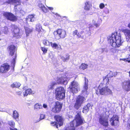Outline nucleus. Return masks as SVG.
Segmentation results:
<instances>
[{"label":"nucleus","mask_w":130,"mask_h":130,"mask_svg":"<svg viewBox=\"0 0 130 130\" xmlns=\"http://www.w3.org/2000/svg\"><path fill=\"white\" fill-rule=\"evenodd\" d=\"M8 124L12 128L15 127V123L13 121L10 120L8 121Z\"/></svg>","instance_id":"72a5a7b5"},{"label":"nucleus","mask_w":130,"mask_h":130,"mask_svg":"<svg viewBox=\"0 0 130 130\" xmlns=\"http://www.w3.org/2000/svg\"><path fill=\"white\" fill-rule=\"evenodd\" d=\"M19 117V114L18 111L15 110L13 112V117L15 119L18 118Z\"/></svg>","instance_id":"cd10ccee"},{"label":"nucleus","mask_w":130,"mask_h":130,"mask_svg":"<svg viewBox=\"0 0 130 130\" xmlns=\"http://www.w3.org/2000/svg\"><path fill=\"white\" fill-rule=\"evenodd\" d=\"M57 82L58 84H63L64 85H67L68 83L67 78L63 77L58 78L57 79Z\"/></svg>","instance_id":"f3484780"},{"label":"nucleus","mask_w":130,"mask_h":130,"mask_svg":"<svg viewBox=\"0 0 130 130\" xmlns=\"http://www.w3.org/2000/svg\"><path fill=\"white\" fill-rule=\"evenodd\" d=\"M51 124L52 125H53L55 126L57 128H58V125L57 124V123L55 122H51Z\"/></svg>","instance_id":"37998d69"},{"label":"nucleus","mask_w":130,"mask_h":130,"mask_svg":"<svg viewBox=\"0 0 130 130\" xmlns=\"http://www.w3.org/2000/svg\"><path fill=\"white\" fill-rule=\"evenodd\" d=\"M2 30L5 34H7L8 32V28L6 27H5L2 29Z\"/></svg>","instance_id":"58836bf2"},{"label":"nucleus","mask_w":130,"mask_h":130,"mask_svg":"<svg viewBox=\"0 0 130 130\" xmlns=\"http://www.w3.org/2000/svg\"><path fill=\"white\" fill-rule=\"evenodd\" d=\"M10 65L6 63L3 64L0 67V73H7L10 69Z\"/></svg>","instance_id":"6e6552de"},{"label":"nucleus","mask_w":130,"mask_h":130,"mask_svg":"<svg viewBox=\"0 0 130 130\" xmlns=\"http://www.w3.org/2000/svg\"><path fill=\"white\" fill-rule=\"evenodd\" d=\"M92 7L91 2L89 1H86L85 3V8H91Z\"/></svg>","instance_id":"5701e85b"},{"label":"nucleus","mask_w":130,"mask_h":130,"mask_svg":"<svg viewBox=\"0 0 130 130\" xmlns=\"http://www.w3.org/2000/svg\"><path fill=\"white\" fill-rule=\"evenodd\" d=\"M50 46L55 49H58L60 47V45H58L55 43H53L51 42H50Z\"/></svg>","instance_id":"c85d7f7f"},{"label":"nucleus","mask_w":130,"mask_h":130,"mask_svg":"<svg viewBox=\"0 0 130 130\" xmlns=\"http://www.w3.org/2000/svg\"><path fill=\"white\" fill-rule=\"evenodd\" d=\"M54 37L56 39L64 38L67 35L66 31L61 29H59L53 32Z\"/></svg>","instance_id":"39448f33"},{"label":"nucleus","mask_w":130,"mask_h":130,"mask_svg":"<svg viewBox=\"0 0 130 130\" xmlns=\"http://www.w3.org/2000/svg\"><path fill=\"white\" fill-rule=\"evenodd\" d=\"M8 50L10 55L13 56V60L11 64L14 68L15 63V59L16 57V53H15V47L13 45H11L8 46Z\"/></svg>","instance_id":"20e7f679"},{"label":"nucleus","mask_w":130,"mask_h":130,"mask_svg":"<svg viewBox=\"0 0 130 130\" xmlns=\"http://www.w3.org/2000/svg\"><path fill=\"white\" fill-rule=\"evenodd\" d=\"M27 88V87L26 86L24 87L23 88L25 90V91L23 92V94L24 96H27L28 94L30 95L35 94V92L32 91L31 89L29 88L26 89Z\"/></svg>","instance_id":"4468645a"},{"label":"nucleus","mask_w":130,"mask_h":130,"mask_svg":"<svg viewBox=\"0 0 130 130\" xmlns=\"http://www.w3.org/2000/svg\"><path fill=\"white\" fill-rule=\"evenodd\" d=\"M0 111L2 112H5L6 111L3 108H0Z\"/></svg>","instance_id":"864d4df0"},{"label":"nucleus","mask_w":130,"mask_h":130,"mask_svg":"<svg viewBox=\"0 0 130 130\" xmlns=\"http://www.w3.org/2000/svg\"><path fill=\"white\" fill-rule=\"evenodd\" d=\"M104 6V5L103 3H101L99 5V7L100 8H103Z\"/></svg>","instance_id":"09e8293b"},{"label":"nucleus","mask_w":130,"mask_h":130,"mask_svg":"<svg viewBox=\"0 0 130 130\" xmlns=\"http://www.w3.org/2000/svg\"><path fill=\"white\" fill-rule=\"evenodd\" d=\"M62 60H63L64 61H66V60H68L69 59V56L68 55H67V56L66 58H65L63 56H62L61 57Z\"/></svg>","instance_id":"ea45409f"},{"label":"nucleus","mask_w":130,"mask_h":130,"mask_svg":"<svg viewBox=\"0 0 130 130\" xmlns=\"http://www.w3.org/2000/svg\"><path fill=\"white\" fill-rule=\"evenodd\" d=\"M41 50L44 53H46L47 51V49L44 47H42Z\"/></svg>","instance_id":"a18cd8bd"},{"label":"nucleus","mask_w":130,"mask_h":130,"mask_svg":"<svg viewBox=\"0 0 130 130\" xmlns=\"http://www.w3.org/2000/svg\"><path fill=\"white\" fill-rule=\"evenodd\" d=\"M116 75V72L113 73L112 71H110L107 76L109 78L112 77L113 76H114Z\"/></svg>","instance_id":"2f4dec72"},{"label":"nucleus","mask_w":130,"mask_h":130,"mask_svg":"<svg viewBox=\"0 0 130 130\" xmlns=\"http://www.w3.org/2000/svg\"><path fill=\"white\" fill-rule=\"evenodd\" d=\"M129 50L130 51V47H129Z\"/></svg>","instance_id":"774afa93"},{"label":"nucleus","mask_w":130,"mask_h":130,"mask_svg":"<svg viewBox=\"0 0 130 130\" xmlns=\"http://www.w3.org/2000/svg\"><path fill=\"white\" fill-rule=\"evenodd\" d=\"M85 84L84 86V89L82 90V93L85 96H87L88 94L87 90L88 88V80L85 78Z\"/></svg>","instance_id":"dca6fc26"},{"label":"nucleus","mask_w":130,"mask_h":130,"mask_svg":"<svg viewBox=\"0 0 130 130\" xmlns=\"http://www.w3.org/2000/svg\"><path fill=\"white\" fill-rule=\"evenodd\" d=\"M27 20L28 21L31 22H33L35 20L34 16L33 15H28L27 19Z\"/></svg>","instance_id":"bb28decb"},{"label":"nucleus","mask_w":130,"mask_h":130,"mask_svg":"<svg viewBox=\"0 0 130 130\" xmlns=\"http://www.w3.org/2000/svg\"><path fill=\"white\" fill-rule=\"evenodd\" d=\"M110 121L112 125H115L118 123V117L117 116L114 115L113 117L111 118Z\"/></svg>","instance_id":"2eb2a0df"},{"label":"nucleus","mask_w":130,"mask_h":130,"mask_svg":"<svg viewBox=\"0 0 130 130\" xmlns=\"http://www.w3.org/2000/svg\"><path fill=\"white\" fill-rule=\"evenodd\" d=\"M4 15L7 19L10 21H14L17 20V18L11 13L6 12H5Z\"/></svg>","instance_id":"9b49d317"},{"label":"nucleus","mask_w":130,"mask_h":130,"mask_svg":"<svg viewBox=\"0 0 130 130\" xmlns=\"http://www.w3.org/2000/svg\"><path fill=\"white\" fill-rule=\"evenodd\" d=\"M100 123L103 126H107L108 125V121L107 119L105 117V114L101 115L99 119Z\"/></svg>","instance_id":"9d476101"},{"label":"nucleus","mask_w":130,"mask_h":130,"mask_svg":"<svg viewBox=\"0 0 130 130\" xmlns=\"http://www.w3.org/2000/svg\"><path fill=\"white\" fill-rule=\"evenodd\" d=\"M65 93V91L64 88L62 87H57L55 90V94H57V96L59 97V93Z\"/></svg>","instance_id":"aec40b11"},{"label":"nucleus","mask_w":130,"mask_h":130,"mask_svg":"<svg viewBox=\"0 0 130 130\" xmlns=\"http://www.w3.org/2000/svg\"><path fill=\"white\" fill-rule=\"evenodd\" d=\"M45 117V115L43 114H41L40 115V120L38 121V122H39L40 120H42Z\"/></svg>","instance_id":"c03bdc74"},{"label":"nucleus","mask_w":130,"mask_h":130,"mask_svg":"<svg viewBox=\"0 0 130 130\" xmlns=\"http://www.w3.org/2000/svg\"><path fill=\"white\" fill-rule=\"evenodd\" d=\"M127 26L130 29V22L128 24Z\"/></svg>","instance_id":"13d9d810"},{"label":"nucleus","mask_w":130,"mask_h":130,"mask_svg":"<svg viewBox=\"0 0 130 130\" xmlns=\"http://www.w3.org/2000/svg\"><path fill=\"white\" fill-rule=\"evenodd\" d=\"M89 109L88 107L86 106H85L83 108V112L85 113H86L88 111Z\"/></svg>","instance_id":"e433bc0d"},{"label":"nucleus","mask_w":130,"mask_h":130,"mask_svg":"<svg viewBox=\"0 0 130 130\" xmlns=\"http://www.w3.org/2000/svg\"><path fill=\"white\" fill-rule=\"evenodd\" d=\"M108 78L109 77L107 76L103 77V80L104 82V84L105 83L107 84V83L109 80Z\"/></svg>","instance_id":"4c0bfd02"},{"label":"nucleus","mask_w":130,"mask_h":130,"mask_svg":"<svg viewBox=\"0 0 130 130\" xmlns=\"http://www.w3.org/2000/svg\"><path fill=\"white\" fill-rule=\"evenodd\" d=\"M128 124V126H129V128H130V122L129 121Z\"/></svg>","instance_id":"052dcab7"},{"label":"nucleus","mask_w":130,"mask_h":130,"mask_svg":"<svg viewBox=\"0 0 130 130\" xmlns=\"http://www.w3.org/2000/svg\"><path fill=\"white\" fill-rule=\"evenodd\" d=\"M77 36L78 38H80L81 37V36L80 35V33L77 32Z\"/></svg>","instance_id":"603ef678"},{"label":"nucleus","mask_w":130,"mask_h":130,"mask_svg":"<svg viewBox=\"0 0 130 130\" xmlns=\"http://www.w3.org/2000/svg\"><path fill=\"white\" fill-rule=\"evenodd\" d=\"M102 21V20L101 19H100V20H99L98 21H95L94 20H93V23L94 25L96 27H97L99 26Z\"/></svg>","instance_id":"a878e982"},{"label":"nucleus","mask_w":130,"mask_h":130,"mask_svg":"<svg viewBox=\"0 0 130 130\" xmlns=\"http://www.w3.org/2000/svg\"><path fill=\"white\" fill-rule=\"evenodd\" d=\"M53 9H41V10L45 13H46L49 9L50 10H52Z\"/></svg>","instance_id":"a19ab883"},{"label":"nucleus","mask_w":130,"mask_h":130,"mask_svg":"<svg viewBox=\"0 0 130 130\" xmlns=\"http://www.w3.org/2000/svg\"><path fill=\"white\" fill-rule=\"evenodd\" d=\"M26 33L27 36H28L29 34L32 31V29L28 28H25Z\"/></svg>","instance_id":"473e14b6"},{"label":"nucleus","mask_w":130,"mask_h":130,"mask_svg":"<svg viewBox=\"0 0 130 130\" xmlns=\"http://www.w3.org/2000/svg\"><path fill=\"white\" fill-rule=\"evenodd\" d=\"M100 50H101V53H103L104 51H105L106 52H107V50L106 48H102L100 49Z\"/></svg>","instance_id":"8fccbe9b"},{"label":"nucleus","mask_w":130,"mask_h":130,"mask_svg":"<svg viewBox=\"0 0 130 130\" xmlns=\"http://www.w3.org/2000/svg\"><path fill=\"white\" fill-rule=\"evenodd\" d=\"M42 29V27L40 24H38L36 25V30L39 32L41 31Z\"/></svg>","instance_id":"7c9ffc66"},{"label":"nucleus","mask_w":130,"mask_h":130,"mask_svg":"<svg viewBox=\"0 0 130 130\" xmlns=\"http://www.w3.org/2000/svg\"><path fill=\"white\" fill-rule=\"evenodd\" d=\"M87 65L85 64H82L79 67L80 69L84 70L87 67Z\"/></svg>","instance_id":"c9c22d12"},{"label":"nucleus","mask_w":130,"mask_h":130,"mask_svg":"<svg viewBox=\"0 0 130 130\" xmlns=\"http://www.w3.org/2000/svg\"><path fill=\"white\" fill-rule=\"evenodd\" d=\"M78 32L77 31V30H75L74 31H73V35L74 36H75L76 35H77V33Z\"/></svg>","instance_id":"3c124183"},{"label":"nucleus","mask_w":130,"mask_h":130,"mask_svg":"<svg viewBox=\"0 0 130 130\" xmlns=\"http://www.w3.org/2000/svg\"><path fill=\"white\" fill-rule=\"evenodd\" d=\"M86 106L88 107L89 108V107L90 106V103H88L87 104V105Z\"/></svg>","instance_id":"6e6d98bb"},{"label":"nucleus","mask_w":130,"mask_h":130,"mask_svg":"<svg viewBox=\"0 0 130 130\" xmlns=\"http://www.w3.org/2000/svg\"><path fill=\"white\" fill-rule=\"evenodd\" d=\"M105 84H101L98 87V90L96 91L97 94H100L102 95H107L112 94L111 91L107 87L105 86Z\"/></svg>","instance_id":"7ed1b4c3"},{"label":"nucleus","mask_w":130,"mask_h":130,"mask_svg":"<svg viewBox=\"0 0 130 130\" xmlns=\"http://www.w3.org/2000/svg\"><path fill=\"white\" fill-rule=\"evenodd\" d=\"M54 118L58 122L59 126H61L63 124L62 118L61 116L57 115L55 116Z\"/></svg>","instance_id":"a211bd4d"},{"label":"nucleus","mask_w":130,"mask_h":130,"mask_svg":"<svg viewBox=\"0 0 130 130\" xmlns=\"http://www.w3.org/2000/svg\"><path fill=\"white\" fill-rule=\"evenodd\" d=\"M122 87L125 90L130 91V80H125L122 82Z\"/></svg>","instance_id":"ddd939ff"},{"label":"nucleus","mask_w":130,"mask_h":130,"mask_svg":"<svg viewBox=\"0 0 130 130\" xmlns=\"http://www.w3.org/2000/svg\"><path fill=\"white\" fill-rule=\"evenodd\" d=\"M56 84V83L54 81H52L49 83L48 86V90L53 89L54 88V86Z\"/></svg>","instance_id":"4be33fe9"},{"label":"nucleus","mask_w":130,"mask_h":130,"mask_svg":"<svg viewBox=\"0 0 130 130\" xmlns=\"http://www.w3.org/2000/svg\"><path fill=\"white\" fill-rule=\"evenodd\" d=\"M38 6L40 8H45L44 5L41 3L39 4Z\"/></svg>","instance_id":"49530a36"},{"label":"nucleus","mask_w":130,"mask_h":130,"mask_svg":"<svg viewBox=\"0 0 130 130\" xmlns=\"http://www.w3.org/2000/svg\"><path fill=\"white\" fill-rule=\"evenodd\" d=\"M85 100V98L82 96H78L76 98L75 103L74 104V107L78 110L81 106L82 104Z\"/></svg>","instance_id":"423d86ee"},{"label":"nucleus","mask_w":130,"mask_h":130,"mask_svg":"<svg viewBox=\"0 0 130 130\" xmlns=\"http://www.w3.org/2000/svg\"><path fill=\"white\" fill-rule=\"evenodd\" d=\"M21 85L20 83L19 82H15L12 84L11 86L12 88H18Z\"/></svg>","instance_id":"c756f323"},{"label":"nucleus","mask_w":130,"mask_h":130,"mask_svg":"<svg viewBox=\"0 0 130 130\" xmlns=\"http://www.w3.org/2000/svg\"><path fill=\"white\" fill-rule=\"evenodd\" d=\"M81 112H78L76 116L75 119L70 123V126L67 128L65 130H75V126L81 124L83 120L80 117Z\"/></svg>","instance_id":"f03ea898"},{"label":"nucleus","mask_w":130,"mask_h":130,"mask_svg":"<svg viewBox=\"0 0 130 130\" xmlns=\"http://www.w3.org/2000/svg\"><path fill=\"white\" fill-rule=\"evenodd\" d=\"M56 94V97L57 99L58 100L62 99L64 98L65 97V93H60L59 94V97L57 96V94Z\"/></svg>","instance_id":"b1692460"},{"label":"nucleus","mask_w":130,"mask_h":130,"mask_svg":"<svg viewBox=\"0 0 130 130\" xmlns=\"http://www.w3.org/2000/svg\"><path fill=\"white\" fill-rule=\"evenodd\" d=\"M17 94L20 95L21 94V92H17Z\"/></svg>","instance_id":"4d7b16f0"},{"label":"nucleus","mask_w":130,"mask_h":130,"mask_svg":"<svg viewBox=\"0 0 130 130\" xmlns=\"http://www.w3.org/2000/svg\"><path fill=\"white\" fill-rule=\"evenodd\" d=\"M48 8H53L52 7H48Z\"/></svg>","instance_id":"0e129e2a"},{"label":"nucleus","mask_w":130,"mask_h":130,"mask_svg":"<svg viewBox=\"0 0 130 130\" xmlns=\"http://www.w3.org/2000/svg\"><path fill=\"white\" fill-rule=\"evenodd\" d=\"M128 62H130V61H128Z\"/></svg>","instance_id":"338daca9"},{"label":"nucleus","mask_w":130,"mask_h":130,"mask_svg":"<svg viewBox=\"0 0 130 130\" xmlns=\"http://www.w3.org/2000/svg\"><path fill=\"white\" fill-rule=\"evenodd\" d=\"M42 106V107H43L44 108L46 109H47L48 108V106L46 104H44Z\"/></svg>","instance_id":"de8ad7c7"},{"label":"nucleus","mask_w":130,"mask_h":130,"mask_svg":"<svg viewBox=\"0 0 130 130\" xmlns=\"http://www.w3.org/2000/svg\"><path fill=\"white\" fill-rule=\"evenodd\" d=\"M53 13L54 14L56 15V17L58 19H60L61 18V16L60 15L56 13L53 12Z\"/></svg>","instance_id":"79ce46f5"},{"label":"nucleus","mask_w":130,"mask_h":130,"mask_svg":"<svg viewBox=\"0 0 130 130\" xmlns=\"http://www.w3.org/2000/svg\"><path fill=\"white\" fill-rule=\"evenodd\" d=\"M108 41L112 47H119L123 42L120 35L118 34L117 32H114L111 36H109L108 38Z\"/></svg>","instance_id":"f257e3e1"},{"label":"nucleus","mask_w":130,"mask_h":130,"mask_svg":"<svg viewBox=\"0 0 130 130\" xmlns=\"http://www.w3.org/2000/svg\"><path fill=\"white\" fill-rule=\"evenodd\" d=\"M62 106L61 103L58 102H56L55 107L52 108V111L54 113H58L61 111Z\"/></svg>","instance_id":"1a4fd4ad"},{"label":"nucleus","mask_w":130,"mask_h":130,"mask_svg":"<svg viewBox=\"0 0 130 130\" xmlns=\"http://www.w3.org/2000/svg\"><path fill=\"white\" fill-rule=\"evenodd\" d=\"M86 9L87 10H89V9H88V8H87V9Z\"/></svg>","instance_id":"69168bd1"},{"label":"nucleus","mask_w":130,"mask_h":130,"mask_svg":"<svg viewBox=\"0 0 130 130\" xmlns=\"http://www.w3.org/2000/svg\"><path fill=\"white\" fill-rule=\"evenodd\" d=\"M120 60H125H125H126L125 59H120Z\"/></svg>","instance_id":"bf43d9fd"},{"label":"nucleus","mask_w":130,"mask_h":130,"mask_svg":"<svg viewBox=\"0 0 130 130\" xmlns=\"http://www.w3.org/2000/svg\"><path fill=\"white\" fill-rule=\"evenodd\" d=\"M11 27L12 28L11 29L12 31L13 32L14 34V36L16 37L17 38H19L20 31L19 28L17 26L14 25H11Z\"/></svg>","instance_id":"f8f14e48"},{"label":"nucleus","mask_w":130,"mask_h":130,"mask_svg":"<svg viewBox=\"0 0 130 130\" xmlns=\"http://www.w3.org/2000/svg\"><path fill=\"white\" fill-rule=\"evenodd\" d=\"M10 130H18L16 128H15L14 127L12 128L10 127Z\"/></svg>","instance_id":"5fc2aeb1"},{"label":"nucleus","mask_w":130,"mask_h":130,"mask_svg":"<svg viewBox=\"0 0 130 130\" xmlns=\"http://www.w3.org/2000/svg\"><path fill=\"white\" fill-rule=\"evenodd\" d=\"M108 130H114V129L112 128H109Z\"/></svg>","instance_id":"680f3d73"},{"label":"nucleus","mask_w":130,"mask_h":130,"mask_svg":"<svg viewBox=\"0 0 130 130\" xmlns=\"http://www.w3.org/2000/svg\"><path fill=\"white\" fill-rule=\"evenodd\" d=\"M70 88L73 93H76L78 88V84L77 82L73 81L71 83Z\"/></svg>","instance_id":"0eeeda50"},{"label":"nucleus","mask_w":130,"mask_h":130,"mask_svg":"<svg viewBox=\"0 0 130 130\" xmlns=\"http://www.w3.org/2000/svg\"><path fill=\"white\" fill-rule=\"evenodd\" d=\"M43 43L45 45L50 46V42L46 39H45L43 41Z\"/></svg>","instance_id":"f704fd0d"},{"label":"nucleus","mask_w":130,"mask_h":130,"mask_svg":"<svg viewBox=\"0 0 130 130\" xmlns=\"http://www.w3.org/2000/svg\"><path fill=\"white\" fill-rule=\"evenodd\" d=\"M123 32L125 35L127 41L130 42V30L128 29H124Z\"/></svg>","instance_id":"6ab92c4d"},{"label":"nucleus","mask_w":130,"mask_h":130,"mask_svg":"<svg viewBox=\"0 0 130 130\" xmlns=\"http://www.w3.org/2000/svg\"><path fill=\"white\" fill-rule=\"evenodd\" d=\"M129 76L130 77V71L129 72Z\"/></svg>","instance_id":"e2e57ef3"},{"label":"nucleus","mask_w":130,"mask_h":130,"mask_svg":"<svg viewBox=\"0 0 130 130\" xmlns=\"http://www.w3.org/2000/svg\"><path fill=\"white\" fill-rule=\"evenodd\" d=\"M34 108L35 110L38 111L40 109H42V106L40 104L37 103L35 105Z\"/></svg>","instance_id":"393cba45"},{"label":"nucleus","mask_w":130,"mask_h":130,"mask_svg":"<svg viewBox=\"0 0 130 130\" xmlns=\"http://www.w3.org/2000/svg\"><path fill=\"white\" fill-rule=\"evenodd\" d=\"M8 2L9 4L18 3L17 5H14L15 7L18 5H20L21 4L20 0H8Z\"/></svg>","instance_id":"412c9836"}]
</instances>
